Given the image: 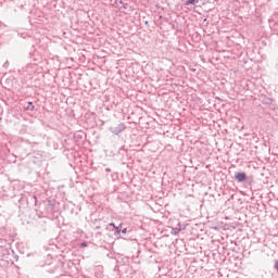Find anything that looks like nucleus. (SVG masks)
<instances>
[{
    "label": "nucleus",
    "instance_id": "nucleus-1",
    "mask_svg": "<svg viewBox=\"0 0 278 278\" xmlns=\"http://www.w3.org/2000/svg\"><path fill=\"white\" fill-rule=\"evenodd\" d=\"M125 129H127V127L123 123L118 124L115 127H111V131L112 134H115V136H118V134H121L122 131H125Z\"/></svg>",
    "mask_w": 278,
    "mask_h": 278
},
{
    "label": "nucleus",
    "instance_id": "nucleus-2",
    "mask_svg": "<svg viewBox=\"0 0 278 278\" xmlns=\"http://www.w3.org/2000/svg\"><path fill=\"white\" fill-rule=\"evenodd\" d=\"M235 179L239 182L247 181V174L245 173H237L235 175Z\"/></svg>",
    "mask_w": 278,
    "mask_h": 278
},
{
    "label": "nucleus",
    "instance_id": "nucleus-3",
    "mask_svg": "<svg viewBox=\"0 0 278 278\" xmlns=\"http://www.w3.org/2000/svg\"><path fill=\"white\" fill-rule=\"evenodd\" d=\"M36 109V106H34L33 102H28V105L26 106V110L29 112H34V110Z\"/></svg>",
    "mask_w": 278,
    "mask_h": 278
},
{
    "label": "nucleus",
    "instance_id": "nucleus-4",
    "mask_svg": "<svg viewBox=\"0 0 278 278\" xmlns=\"http://www.w3.org/2000/svg\"><path fill=\"white\" fill-rule=\"evenodd\" d=\"M121 227H123V224H121L119 226L115 227V232H114L115 236H121V231H122Z\"/></svg>",
    "mask_w": 278,
    "mask_h": 278
},
{
    "label": "nucleus",
    "instance_id": "nucleus-5",
    "mask_svg": "<svg viewBox=\"0 0 278 278\" xmlns=\"http://www.w3.org/2000/svg\"><path fill=\"white\" fill-rule=\"evenodd\" d=\"M195 3H199V0H187L186 5H195Z\"/></svg>",
    "mask_w": 278,
    "mask_h": 278
},
{
    "label": "nucleus",
    "instance_id": "nucleus-6",
    "mask_svg": "<svg viewBox=\"0 0 278 278\" xmlns=\"http://www.w3.org/2000/svg\"><path fill=\"white\" fill-rule=\"evenodd\" d=\"M80 247H83L85 249L86 247H88V243L83 242V243H80Z\"/></svg>",
    "mask_w": 278,
    "mask_h": 278
},
{
    "label": "nucleus",
    "instance_id": "nucleus-7",
    "mask_svg": "<svg viewBox=\"0 0 278 278\" xmlns=\"http://www.w3.org/2000/svg\"><path fill=\"white\" fill-rule=\"evenodd\" d=\"M109 225H110V227H114V229H116V227H117L114 223H111Z\"/></svg>",
    "mask_w": 278,
    "mask_h": 278
},
{
    "label": "nucleus",
    "instance_id": "nucleus-8",
    "mask_svg": "<svg viewBox=\"0 0 278 278\" xmlns=\"http://www.w3.org/2000/svg\"><path fill=\"white\" fill-rule=\"evenodd\" d=\"M122 233H127V228H124V229L122 230Z\"/></svg>",
    "mask_w": 278,
    "mask_h": 278
}]
</instances>
